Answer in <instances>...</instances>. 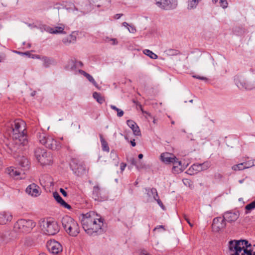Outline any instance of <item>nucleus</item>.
Here are the masks:
<instances>
[{
	"label": "nucleus",
	"mask_w": 255,
	"mask_h": 255,
	"mask_svg": "<svg viewBox=\"0 0 255 255\" xmlns=\"http://www.w3.org/2000/svg\"><path fill=\"white\" fill-rule=\"evenodd\" d=\"M104 219L94 211L82 214L81 224L85 232L90 236H95L103 232Z\"/></svg>",
	"instance_id": "f257e3e1"
},
{
	"label": "nucleus",
	"mask_w": 255,
	"mask_h": 255,
	"mask_svg": "<svg viewBox=\"0 0 255 255\" xmlns=\"http://www.w3.org/2000/svg\"><path fill=\"white\" fill-rule=\"evenodd\" d=\"M229 250L230 255H255L252 245L246 240L230 241Z\"/></svg>",
	"instance_id": "f03ea898"
},
{
	"label": "nucleus",
	"mask_w": 255,
	"mask_h": 255,
	"mask_svg": "<svg viewBox=\"0 0 255 255\" xmlns=\"http://www.w3.org/2000/svg\"><path fill=\"white\" fill-rule=\"evenodd\" d=\"M74 3L66 2V9L78 16L83 15L89 12L92 9L89 0H75Z\"/></svg>",
	"instance_id": "7ed1b4c3"
},
{
	"label": "nucleus",
	"mask_w": 255,
	"mask_h": 255,
	"mask_svg": "<svg viewBox=\"0 0 255 255\" xmlns=\"http://www.w3.org/2000/svg\"><path fill=\"white\" fill-rule=\"evenodd\" d=\"M12 137L16 140L17 144H21L22 146L27 144L28 140L26 135L24 133L25 130V123L22 120L18 119L14 121L11 124Z\"/></svg>",
	"instance_id": "20e7f679"
},
{
	"label": "nucleus",
	"mask_w": 255,
	"mask_h": 255,
	"mask_svg": "<svg viewBox=\"0 0 255 255\" xmlns=\"http://www.w3.org/2000/svg\"><path fill=\"white\" fill-rule=\"evenodd\" d=\"M61 223L65 231L70 236L76 237L80 233V227L77 222L71 217H63Z\"/></svg>",
	"instance_id": "39448f33"
},
{
	"label": "nucleus",
	"mask_w": 255,
	"mask_h": 255,
	"mask_svg": "<svg viewBox=\"0 0 255 255\" xmlns=\"http://www.w3.org/2000/svg\"><path fill=\"white\" fill-rule=\"evenodd\" d=\"M38 138L41 144L49 149L59 150L61 147V143L59 141L55 140L51 136L47 135L45 133H39Z\"/></svg>",
	"instance_id": "423d86ee"
},
{
	"label": "nucleus",
	"mask_w": 255,
	"mask_h": 255,
	"mask_svg": "<svg viewBox=\"0 0 255 255\" xmlns=\"http://www.w3.org/2000/svg\"><path fill=\"white\" fill-rule=\"evenodd\" d=\"M36 226V223L32 220L20 219L14 225V230L18 233H27L31 231Z\"/></svg>",
	"instance_id": "0eeeda50"
},
{
	"label": "nucleus",
	"mask_w": 255,
	"mask_h": 255,
	"mask_svg": "<svg viewBox=\"0 0 255 255\" xmlns=\"http://www.w3.org/2000/svg\"><path fill=\"white\" fill-rule=\"evenodd\" d=\"M34 155L38 161L42 165H50L53 162V156L51 152L39 147L34 150Z\"/></svg>",
	"instance_id": "6e6552de"
},
{
	"label": "nucleus",
	"mask_w": 255,
	"mask_h": 255,
	"mask_svg": "<svg viewBox=\"0 0 255 255\" xmlns=\"http://www.w3.org/2000/svg\"><path fill=\"white\" fill-rule=\"evenodd\" d=\"M234 82L236 86L241 90H251L255 88L254 82L247 81L245 77L240 75L234 77Z\"/></svg>",
	"instance_id": "1a4fd4ad"
},
{
	"label": "nucleus",
	"mask_w": 255,
	"mask_h": 255,
	"mask_svg": "<svg viewBox=\"0 0 255 255\" xmlns=\"http://www.w3.org/2000/svg\"><path fill=\"white\" fill-rule=\"evenodd\" d=\"M70 166L74 174L78 176H81L86 172L85 165L77 159H72Z\"/></svg>",
	"instance_id": "9d476101"
},
{
	"label": "nucleus",
	"mask_w": 255,
	"mask_h": 255,
	"mask_svg": "<svg viewBox=\"0 0 255 255\" xmlns=\"http://www.w3.org/2000/svg\"><path fill=\"white\" fill-rule=\"evenodd\" d=\"M155 4L162 9L170 10L177 7L178 1L177 0H156Z\"/></svg>",
	"instance_id": "9b49d317"
},
{
	"label": "nucleus",
	"mask_w": 255,
	"mask_h": 255,
	"mask_svg": "<svg viewBox=\"0 0 255 255\" xmlns=\"http://www.w3.org/2000/svg\"><path fill=\"white\" fill-rule=\"evenodd\" d=\"M44 232L48 235H54L59 231V226L57 223L54 221H47L44 225Z\"/></svg>",
	"instance_id": "f8f14e48"
},
{
	"label": "nucleus",
	"mask_w": 255,
	"mask_h": 255,
	"mask_svg": "<svg viewBox=\"0 0 255 255\" xmlns=\"http://www.w3.org/2000/svg\"><path fill=\"white\" fill-rule=\"evenodd\" d=\"M46 247L48 251L53 255H58L63 250L60 243L54 240L48 241L46 244Z\"/></svg>",
	"instance_id": "ddd939ff"
},
{
	"label": "nucleus",
	"mask_w": 255,
	"mask_h": 255,
	"mask_svg": "<svg viewBox=\"0 0 255 255\" xmlns=\"http://www.w3.org/2000/svg\"><path fill=\"white\" fill-rule=\"evenodd\" d=\"M92 197L95 201L99 202L106 200L107 199V197L104 194L103 190L98 185L93 187Z\"/></svg>",
	"instance_id": "4468645a"
},
{
	"label": "nucleus",
	"mask_w": 255,
	"mask_h": 255,
	"mask_svg": "<svg viewBox=\"0 0 255 255\" xmlns=\"http://www.w3.org/2000/svg\"><path fill=\"white\" fill-rule=\"evenodd\" d=\"M160 159L162 162L166 164L174 163V164L178 163L179 165L181 164V161H179L173 154L168 152L162 153L160 155Z\"/></svg>",
	"instance_id": "2eb2a0df"
},
{
	"label": "nucleus",
	"mask_w": 255,
	"mask_h": 255,
	"mask_svg": "<svg viewBox=\"0 0 255 255\" xmlns=\"http://www.w3.org/2000/svg\"><path fill=\"white\" fill-rule=\"evenodd\" d=\"M226 226V220L223 217H218L214 219L212 224V229L215 232H219Z\"/></svg>",
	"instance_id": "dca6fc26"
},
{
	"label": "nucleus",
	"mask_w": 255,
	"mask_h": 255,
	"mask_svg": "<svg viewBox=\"0 0 255 255\" xmlns=\"http://www.w3.org/2000/svg\"><path fill=\"white\" fill-rule=\"evenodd\" d=\"M6 172L12 177L15 179H21L24 178V172L20 171L18 169L9 167L7 168Z\"/></svg>",
	"instance_id": "f3484780"
},
{
	"label": "nucleus",
	"mask_w": 255,
	"mask_h": 255,
	"mask_svg": "<svg viewBox=\"0 0 255 255\" xmlns=\"http://www.w3.org/2000/svg\"><path fill=\"white\" fill-rule=\"evenodd\" d=\"M39 187L34 183L28 185L26 188L25 192L33 197H37L40 194Z\"/></svg>",
	"instance_id": "a211bd4d"
},
{
	"label": "nucleus",
	"mask_w": 255,
	"mask_h": 255,
	"mask_svg": "<svg viewBox=\"0 0 255 255\" xmlns=\"http://www.w3.org/2000/svg\"><path fill=\"white\" fill-rule=\"evenodd\" d=\"M223 218L229 223L235 222L239 217V212H227L224 213Z\"/></svg>",
	"instance_id": "6ab92c4d"
},
{
	"label": "nucleus",
	"mask_w": 255,
	"mask_h": 255,
	"mask_svg": "<svg viewBox=\"0 0 255 255\" xmlns=\"http://www.w3.org/2000/svg\"><path fill=\"white\" fill-rule=\"evenodd\" d=\"M12 216L10 213L8 212H0V224L4 225L8 222L11 220Z\"/></svg>",
	"instance_id": "aec40b11"
},
{
	"label": "nucleus",
	"mask_w": 255,
	"mask_h": 255,
	"mask_svg": "<svg viewBox=\"0 0 255 255\" xmlns=\"http://www.w3.org/2000/svg\"><path fill=\"white\" fill-rule=\"evenodd\" d=\"M53 196L54 198L55 199V200L57 202V203L60 204L61 206H62L67 209H69V210H70L72 208L71 206L70 205H69L68 204H67L62 198V197L60 196V195L59 194V193L58 192H53Z\"/></svg>",
	"instance_id": "412c9836"
},
{
	"label": "nucleus",
	"mask_w": 255,
	"mask_h": 255,
	"mask_svg": "<svg viewBox=\"0 0 255 255\" xmlns=\"http://www.w3.org/2000/svg\"><path fill=\"white\" fill-rule=\"evenodd\" d=\"M128 126L132 129L135 135H140V131L137 124L132 120H128L127 121Z\"/></svg>",
	"instance_id": "4be33fe9"
},
{
	"label": "nucleus",
	"mask_w": 255,
	"mask_h": 255,
	"mask_svg": "<svg viewBox=\"0 0 255 255\" xmlns=\"http://www.w3.org/2000/svg\"><path fill=\"white\" fill-rule=\"evenodd\" d=\"M76 41V35L74 34V32H73L71 34L62 39V42L66 45H69L71 43H74Z\"/></svg>",
	"instance_id": "5701e85b"
},
{
	"label": "nucleus",
	"mask_w": 255,
	"mask_h": 255,
	"mask_svg": "<svg viewBox=\"0 0 255 255\" xmlns=\"http://www.w3.org/2000/svg\"><path fill=\"white\" fill-rule=\"evenodd\" d=\"M46 30L50 33L56 34L63 33L64 28L62 27L57 26L55 28L48 27Z\"/></svg>",
	"instance_id": "b1692460"
},
{
	"label": "nucleus",
	"mask_w": 255,
	"mask_h": 255,
	"mask_svg": "<svg viewBox=\"0 0 255 255\" xmlns=\"http://www.w3.org/2000/svg\"><path fill=\"white\" fill-rule=\"evenodd\" d=\"M201 0H188L187 9L191 10L195 8Z\"/></svg>",
	"instance_id": "393cba45"
},
{
	"label": "nucleus",
	"mask_w": 255,
	"mask_h": 255,
	"mask_svg": "<svg viewBox=\"0 0 255 255\" xmlns=\"http://www.w3.org/2000/svg\"><path fill=\"white\" fill-rule=\"evenodd\" d=\"M79 72H80V73L83 74V75L84 76H85L87 78V79L90 82H91L95 86H96V87H98L97 83H96V82L95 81V80H94L93 77L91 75H90L89 74L87 73L85 71L82 70H80Z\"/></svg>",
	"instance_id": "a878e982"
},
{
	"label": "nucleus",
	"mask_w": 255,
	"mask_h": 255,
	"mask_svg": "<svg viewBox=\"0 0 255 255\" xmlns=\"http://www.w3.org/2000/svg\"><path fill=\"white\" fill-rule=\"evenodd\" d=\"M19 164L22 167L28 168L29 161L28 159L24 156L20 157L17 159Z\"/></svg>",
	"instance_id": "bb28decb"
},
{
	"label": "nucleus",
	"mask_w": 255,
	"mask_h": 255,
	"mask_svg": "<svg viewBox=\"0 0 255 255\" xmlns=\"http://www.w3.org/2000/svg\"><path fill=\"white\" fill-rule=\"evenodd\" d=\"M93 98L96 100V101L100 104H103L105 100L104 97H103L100 93L95 92L93 94Z\"/></svg>",
	"instance_id": "cd10ccee"
},
{
	"label": "nucleus",
	"mask_w": 255,
	"mask_h": 255,
	"mask_svg": "<svg viewBox=\"0 0 255 255\" xmlns=\"http://www.w3.org/2000/svg\"><path fill=\"white\" fill-rule=\"evenodd\" d=\"M100 140L102 144V150L104 151L109 152L110 148L108 142L103 138L102 134H100Z\"/></svg>",
	"instance_id": "c85d7f7f"
},
{
	"label": "nucleus",
	"mask_w": 255,
	"mask_h": 255,
	"mask_svg": "<svg viewBox=\"0 0 255 255\" xmlns=\"http://www.w3.org/2000/svg\"><path fill=\"white\" fill-rule=\"evenodd\" d=\"M77 67L76 61L72 60L68 62L66 69L68 70L74 71L76 69Z\"/></svg>",
	"instance_id": "c756f323"
},
{
	"label": "nucleus",
	"mask_w": 255,
	"mask_h": 255,
	"mask_svg": "<svg viewBox=\"0 0 255 255\" xmlns=\"http://www.w3.org/2000/svg\"><path fill=\"white\" fill-rule=\"evenodd\" d=\"M143 53L149 56L150 58L153 59H156L158 57L157 55L153 53L152 51L148 49H145L143 51Z\"/></svg>",
	"instance_id": "7c9ffc66"
},
{
	"label": "nucleus",
	"mask_w": 255,
	"mask_h": 255,
	"mask_svg": "<svg viewBox=\"0 0 255 255\" xmlns=\"http://www.w3.org/2000/svg\"><path fill=\"white\" fill-rule=\"evenodd\" d=\"M145 191L147 193V195L149 197H151L152 196H157V190L154 188H146Z\"/></svg>",
	"instance_id": "2f4dec72"
},
{
	"label": "nucleus",
	"mask_w": 255,
	"mask_h": 255,
	"mask_svg": "<svg viewBox=\"0 0 255 255\" xmlns=\"http://www.w3.org/2000/svg\"><path fill=\"white\" fill-rule=\"evenodd\" d=\"M164 53L168 56H175L179 54V51L173 49H167L164 51Z\"/></svg>",
	"instance_id": "473e14b6"
},
{
	"label": "nucleus",
	"mask_w": 255,
	"mask_h": 255,
	"mask_svg": "<svg viewBox=\"0 0 255 255\" xmlns=\"http://www.w3.org/2000/svg\"><path fill=\"white\" fill-rule=\"evenodd\" d=\"M110 156L113 159V160H115V165L117 166H118L119 159L117 154L114 150H112L111 152Z\"/></svg>",
	"instance_id": "72a5a7b5"
},
{
	"label": "nucleus",
	"mask_w": 255,
	"mask_h": 255,
	"mask_svg": "<svg viewBox=\"0 0 255 255\" xmlns=\"http://www.w3.org/2000/svg\"><path fill=\"white\" fill-rule=\"evenodd\" d=\"M173 164V167H172V171L175 173H178L179 172H181L182 171V170L181 169V163L180 164V165H179L178 163L177 164H174V163H172Z\"/></svg>",
	"instance_id": "f704fd0d"
},
{
	"label": "nucleus",
	"mask_w": 255,
	"mask_h": 255,
	"mask_svg": "<svg viewBox=\"0 0 255 255\" xmlns=\"http://www.w3.org/2000/svg\"><path fill=\"white\" fill-rule=\"evenodd\" d=\"M232 169L235 171L242 170L245 169L244 163H241L238 164H236L232 167Z\"/></svg>",
	"instance_id": "c9c22d12"
},
{
	"label": "nucleus",
	"mask_w": 255,
	"mask_h": 255,
	"mask_svg": "<svg viewBox=\"0 0 255 255\" xmlns=\"http://www.w3.org/2000/svg\"><path fill=\"white\" fill-rule=\"evenodd\" d=\"M110 107L112 109L114 110L117 112L118 117H121L124 115V111L123 110L118 108L115 106L112 105L110 106Z\"/></svg>",
	"instance_id": "e433bc0d"
},
{
	"label": "nucleus",
	"mask_w": 255,
	"mask_h": 255,
	"mask_svg": "<svg viewBox=\"0 0 255 255\" xmlns=\"http://www.w3.org/2000/svg\"><path fill=\"white\" fill-rule=\"evenodd\" d=\"M42 60L43 61V66L45 67H48L50 66L51 64V60L50 58L47 57H43L42 58Z\"/></svg>",
	"instance_id": "4c0bfd02"
},
{
	"label": "nucleus",
	"mask_w": 255,
	"mask_h": 255,
	"mask_svg": "<svg viewBox=\"0 0 255 255\" xmlns=\"http://www.w3.org/2000/svg\"><path fill=\"white\" fill-rule=\"evenodd\" d=\"M255 208V200L253 201L251 203L247 204L245 206V209L248 211H250Z\"/></svg>",
	"instance_id": "58836bf2"
},
{
	"label": "nucleus",
	"mask_w": 255,
	"mask_h": 255,
	"mask_svg": "<svg viewBox=\"0 0 255 255\" xmlns=\"http://www.w3.org/2000/svg\"><path fill=\"white\" fill-rule=\"evenodd\" d=\"M191 167L196 172L202 171V168H201L200 163H195L192 165Z\"/></svg>",
	"instance_id": "ea45409f"
},
{
	"label": "nucleus",
	"mask_w": 255,
	"mask_h": 255,
	"mask_svg": "<svg viewBox=\"0 0 255 255\" xmlns=\"http://www.w3.org/2000/svg\"><path fill=\"white\" fill-rule=\"evenodd\" d=\"M200 164L201 166V168H202V171L207 170L211 166L210 163L208 161H206L204 162V163H200Z\"/></svg>",
	"instance_id": "a19ab883"
},
{
	"label": "nucleus",
	"mask_w": 255,
	"mask_h": 255,
	"mask_svg": "<svg viewBox=\"0 0 255 255\" xmlns=\"http://www.w3.org/2000/svg\"><path fill=\"white\" fill-rule=\"evenodd\" d=\"M129 161L131 164L135 166L137 169L139 170L142 168V167L140 165H139V164H137V162L134 158H130Z\"/></svg>",
	"instance_id": "79ce46f5"
},
{
	"label": "nucleus",
	"mask_w": 255,
	"mask_h": 255,
	"mask_svg": "<svg viewBox=\"0 0 255 255\" xmlns=\"http://www.w3.org/2000/svg\"><path fill=\"white\" fill-rule=\"evenodd\" d=\"M243 163H244L245 169L248 168L255 165V160L253 161H249L246 162H244Z\"/></svg>",
	"instance_id": "37998d69"
},
{
	"label": "nucleus",
	"mask_w": 255,
	"mask_h": 255,
	"mask_svg": "<svg viewBox=\"0 0 255 255\" xmlns=\"http://www.w3.org/2000/svg\"><path fill=\"white\" fill-rule=\"evenodd\" d=\"M223 178V175L219 172H216L214 174V179L216 181H220Z\"/></svg>",
	"instance_id": "c03bdc74"
},
{
	"label": "nucleus",
	"mask_w": 255,
	"mask_h": 255,
	"mask_svg": "<svg viewBox=\"0 0 255 255\" xmlns=\"http://www.w3.org/2000/svg\"><path fill=\"white\" fill-rule=\"evenodd\" d=\"M128 30L130 33H134L136 32V29L135 27L133 26L129 25V27H128Z\"/></svg>",
	"instance_id": "a18cd8bd"
},
{
	"label": "nucleus",
	"mask_w": 255,
	"mask_h": 255,
	"mask_svg": "<svg viewBox=\"0 0 255 255\" xmlns=\"http://www.w3.org/2000/svg\"><path fill=\"white\" fill-rule=\"evenodd\" d=\"M6 59L5 54L3 53H0V63L4 62Z\"/></svg>",
	"instance_id": "49530a36"
},
{
	"label": "nucleus",
	"mask_w": 255,
	"mask_h": 255,
	"mask_svg": "<svg viewBox=\"0 0 255 255\" xmlns=\"http://www.w3.org/2000/svg\"><path fill=\"white\" fill-rule=\"evenodd\" d=\"M221 5L223 8H226L228 6V2L226 0H220Z\"/></svg>",
	"instance_id": "de8ad7c7"
},
{
	"label": "nucleus",
	"mask_w": 255,
	"mask_h": 255,
	"mask_svg": "<svg viewBox=\"0 0 255 255\" xmlns=\"http://www.w3.org/2000/svg\"><path fill=\"white\" fill-rule=\"evenodd\" d=\"M157 204L159 205V206L163 209V210H165V208L164 206V205L163 204L162 201L159 199L158 198L157 199V201H156Z\"/></svg>",
	"instance_id": "09e8293b"
},
{
	"label": "nucleus",
	"mask_w": 255,
	"mask_h": 255,
	"mask_svg": "<svg viewBox=\"0 0 255 255\" xmlns=\"http://www.w3.org/2000/svg\"><path fill=\"white\" fill-rule=\"evenodd\" d=\"M193 77L194 78H196L198 79L202 80H207V79L204 76H200L199 75H193Z\"/></svg>",
	"instance_id": "8fccbe9b"
},
{
	"label": "nucleus",
	"mask_w": 255,
	"mask_h": 255,
	"mask_svg": "<svg viewBox=\"0 0 255 255\" xmlns=\"http://www.w3.org/2000/svg\"><path fill=\"white\" fill-rule=\"evenodd\" d=\"M60 192L61 193V194L63 195V196L64 197H67V193L65 191V190L64 189H63V188H60Z\"/></svg>",
	"instance_id": "3c124183"
},
{
	"label": "nucleus",
	"mask_w": 255,
	"mask_h": 255,
	"mask_svg": "<svg viewBox=\"0 0 255 255\" xmlns=\"http://www.w3.org/2000/svg\"><path fill=\"white\" fill-rule=\"evenodd\" d=\"M126 166H127V164L126 163H123V162H122L121 164V170L122 171H123L125 170Z\"/></svg>",
	"instance_id": "603ef678"
},
{
	"label": "nucleus",
	"mask_w": 255,
	"mask_h": 255,
	"mask_svg": "<svg viewBox=\"0 0 255 255\" xmlns=\"http://www.w3.org/2000/svg\"><path fill=\"white\" fill-rule=\"evenodd\" d=\"M76 61V65L78 67H82L83 64V63L81 62V61Z\"/></svg>",
	"instance_id": "864d4df0"
},
{
	"label": "nucleus",
	"mask_w": 255,
	"mask_h": 255,
	"mask_svg": "<svg viewBox=\"0 0 255 255\" xmlns=\"http://www.w3.org/2000/svg\"><path fill=\"white\" fill-rule=\"evenodd\" d=\"M184 219L188 222V223L191 227H192L193 226V225L190 222L189 219L187 218L186 216H184Z\"/></svg>",
	"instance_id": "5fc2aeb1"
},
{
	"label": "nucleus",
	"mask_w": 255,
	"mask_h": 255,
	"mask_svg": "<svg viewBox=\"0 0 255 255\" xmlns=\"http://www.w3.org/2000/svg\"><path fill=\"white\" fill-rule=\"evenodd\" d=\"M122 15H123V14H121V13L116 14L115 15V18L119 19Z\"/></svg>",
	"instance_id": "6e6d98bb"
},
{
	"label": "nucleus",
	"mask_w": 255,
	"mask_h": 255,
	"mask_svg": "<svg viewBox=\"0 0 255 255\" xmlns=\"http://www.w3.org/2000/svg\"><path fill=\"white\" fill-rule=\"evenodd\" d=\"M122 25H123V26L127 27L128 29V27L129 26V24H128V23H127V22H124L122 23Z\"/></svg>",
	"instance_id": "4d7b16f0"
},
{
	"label": "nucleus",
	"mask_w": 255,
	"mask_h": 255,
	"mask_svg": "<svg viewBox=\"0 0 255 255\" xmlns=\"http://www.w3.org/2000/svg\"><path fill=\"white\" fill-rule=\"evenodd\" d=\"M132 101H133V103L135 104L137 106H138L141 109V105L138 102L136 101L135 100H133Z\"/></svg>",
	"instance_id": "13d9d810"
},
{
	"label": "nucleus",
	"mask_w": 255,
	"mask_h": 255,
	"mask_svg": "<svg viewBox=\"0 0 255 255\" xmlns=\"http://www.w3.org/2000/svg\"><path fill=\"white\" fill-rule=\"evenodd\" d=\"M163 229L164 230H165L164 227L162 225H160V226H157L156 228H155L154 229V230H155L156 229Z\"/></svg>",
	"instance_id": "bf43d9fd"
},
{
	"label": "nucleus",
	"mask_w": 255,
	"mask_h": 255,
	"mask_svg": "<svg viewBox=\"0 0 255 255\" xmlns=\"http://www.w3.org/2000/svg\"><path fill=\"white\" fill-rule=\"evenodd\" d=\"M130 142L131 143V145L132 146H135L136 145V143L134 141V139H133L132 140H130Z\"/></svg>",
	"instance_id": "052dcab7"
},
{
	"label": "nucleus",
	"mask_w": 255,
	"mask_h": 255,
	"mask_svg": "<svg viewBox=\"0 0 255 255\" xmlns=\"http://www.w3.org/2000/svg\"><path fill=\"white\" fill-rule=\"evenodd\" d=\"M189 180H188V179H185L183 182H184V183L185 184V185H187V183H189Z\"/></svg>",
	"instance_id": "680f3d73"
},
{
	"label": "nucleus",
	"mask_w": 255,
	"mask_h": 255,
	"mask_svg": "<svg viewBox=\"0 0 255 255\" xmlns=\"http://www.w3.org/2000/svg\"><path fill=\"white\" fill-rule=\"evenodd\" d=\"M153 198H154V200L157 201V199L158 198V195L157 194V196H152Z\"/></svg>",
	"instance_id": "e2e57ef3"
},
{
	"label": "nucleus",
	"mask_w": 255,
	"mask_h": 255,
	"mask_svg": "<svg viewBox=\"0 0 255 255\" xmlns=\"http://www.w3.org/2000/svg\"><path fill=\"white\" fill-rule=\"evenodd\" d=\"M143 156V154H141V153H140V154H138V158H139V159H141V158H142Z\"/></svg>",
	"instance_id": "0e129e2a"
},
{
	"label": "nucleus",
	"mask_w": 255,
	"mask_h": 255,
	"mask_svg": "<svg viewBox=\"0 0 255 255\" xmlns=\"http://www.w3.org/2000/svg\"><path fill=\"white\" fill-rule=\"evenodd\" d=\"M112 40L113 41L114 44H116L118 43L116 39H112Z\"/></svg>",
	"instance_id": "69168bd1"
},
{
	"label": "nucleus",
	"mask_w": 255,
	"mask_h": 255,
	"mask_svg": "<svg viewBox=\"0 0 255 255\" xmlns=\"http://www.w3.org/2000/svg\"><path fill=\"white\" fill-rule=\"evenodd\" d=\"M141 255H150L147 253H142Z\"/></svg>",
	"instance_id": "338daca9"
},
{
	"label": "nucleus",
	"mask_w": 255,
	"mask_h": 255,
	"mask_svg": "<svg viewBox=\"0 0 255 255\" xmlns=\"http://www.w3.org/2000/svg\"><path fill=\"white\" fill-rule=\"evenodd\" d=\"M125 138L127 140H128V136L127 135H125Z\"/></svg>",
	"instance_id": "774afa93"
}]
</instances>
